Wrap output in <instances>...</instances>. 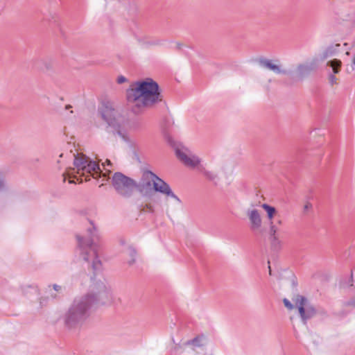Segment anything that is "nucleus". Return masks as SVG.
<instances>
[{
    "label": "nucleus",
    "instance_id": "nucleus-19",
    "mask_svg": "<svg viewBox=\"0 0 355 355\" xmlns=\"http://www.w3.org/2000/svg\"><path fill=\"white\" fill-rule=\"evenodd\" d=\"M333 54H334L333 48L329 47L322 52V53L320 55L319 58H316L315 60H318L320 59V60H324L327 59V58L332 56Z\"/></svg>",
    "mask_w": 355,
    "mask_h": 355
},
{
    "label": "nucleus",
    "instance_id": "nucleus-16",
    "mask_svg": "<svg viewBox=\"0 0 355 355\" xmlns=\"http://www.w3.org/2000/svg\"><path fill=\"white\" fill-rule=\"evenodd\" d=\"M327 65L332 68L333 72L334 74L338 73L340 71V68L342 65V62L340 60L337 59H334L327 62Z\"/></svg>",
    "mask_w": 355,
    "mask_h": 355
},
{
    "label": "nucleus",
    "instance_id": "nucleus-25",
    "mask_svg": "<svg viewBox=\"0 0 355 355\" xmlns=\"http://www.w3.org/2000/svg\"><path fill=\"white\" fill-rule=\"evenodd\" d=\"M275 223H276L277 225H283V220L281 219V218H277Z\"/></svg>",
    "mask_w": 355,
    "mask_h": 355
},
{
    "label": "nucleus",
    "instance_id": "nucleus-6",
    "mask_svg": "<svg viewBox=\"0 0 355 355\" xmlns=\"http://www.w3.org/2000/svg\"><path fill=\"white\" fill-rule=\"evenodd\" d=\"M173 342L174 343L173 352L180 355L183 353H189V349L195 350L197 348H205L208 344V338L204 334H199L193 339L182 343H175L174 339H173Z\"/></svg>",
    "mask_w": 355,
    "mask_h": 355
},
{
    "label": "nucleus",
    "instance_id": "nucleus-26",
    "mask_svg": "<svg viewBox=\"0 0 355 355\" xmlns=\"http://www.w3.org/2000/svg\"><path fill=\"white\" fill-rule=\"evenodd\" d=\"M188 350H189V353H188L189 354H191V355H192V354L198 355V352H197L196 349L195 350H193V349H189Z\"/></svg>",
    "mask_w": 355,
    "mask_h": 355
},
{
    "label": "nucleus",
    "instance_id": "nucleus-20",
    "mask_svg": "<svg viewBox=\"0 0 355 355\" xmlns=\"http://www.w3.org/2000/svg\"><path fill=\"white\" fill-rule=\"evenodd\" d=\"M328 80H329V83L332 86V85H336L338 83H337V78L335 76V75L334 73H329L328 75Z\"/></svg>",
    "mask_w": 355,
    "mask_h": 355
},
{
    "label": "nucleus",
    "instance_id": "nucleus-13",
    "mask_svg": "<svg viewBox=\"0 0 355 355\" xmlns=\"http://www.w3.org/2000/svg\"><path fill=\"white\" fill-rule=\"evenodd\" d=\"M269 224V235L273 245H280L281 241L278 238V227L275 221L268 223Z\"/></svg>",
    "mask_w": 355,
    "mask_h": 355
},
{
    "label": "nucleus",
    "instance_id": "nucleus-14",
    "mask_svg": "<svg viewBox=\"0 0 355 355\" xmlns=\"http://www.w3.org/2000/svg\"><path fill=\"white\" fill-rule=\"evenodd\" d=\"M261 207L266 211L267 218L268 220V223L271 221H275L274 218L277 215V209L275 207L269 205L268 204L263 203L261 205Z\"/></svg>",
    "mask_w": 355,
    "mask_h": 355
},
{
    "label": "nucleus",
    "instance_id": "nucleus-11",
    "mask_svg": "<svg viewBox=\"0 0 355 355\" xmlns=\"http://www.w3.org/2000/svg\"><path fill=\"white\" fill-rule=\"evenodd\" d=\"M245 214L248 219L250 230L253 232H260L263 224L260 211L255 208H250L246 210Z\"/></svg>",
    "mask_w": 355,
    "mask_h": 355
},
{
    "label": "nucleus",
    "instance_id": "nucleus-7",
    "mask_svg": "<svg viewBox=\"0 0 355 355\" xmlns=\"http://www.w3.org/2000/svg\"><path fill=\"white\" fill-rule=\"evenodd\" d=\"M293 301L295 306L298 309L302 323L306 325L307 321L315 315L316 309L309 302L308 300L302 295H296L293 298Z\"/></svg>",
    "mask_w": 355,
    "mask_h": 355
},
{
    "label": "nucleus",
    "instance_id": "nucleus-29",
    "mask_svg": "<svg viewBox=\"0 0 355 355\" xmlns=\"http://www.w3.org/2000/svg\"><path fill=\"white\" fill-rule=\"evenodd\" d=\"M70 108H71V105H67V106H66V109H67V110H69V109H70Z\"/></svg>",
    "mask_w": 355,
    "mask_h": 355
},
{
    "label": "nucleus",
    "instance_id": "nucleus-8",
    "mask_svg": "<svg viewBox=\"0 0 355 355\" xmlns=\"http://www.w3.org/2000/svg\"><path fill=\"white\" fill-rule=\"evenodd\" d=\"M100 112L102 118L110 126L116 127L119 125L120 113L112 103H103Z\"/></svg>",
    "mask_w": 355,
    "mask_h": 355
},
{
    "label": "nucleus",
    "instance_id": "nucleus-15",
    "mask_svg": "<svg viewBox=\"0 0 355 355\" xmlns=\"http://www.w3.org/2000/svg\"><path fill=\"white\" fill-rule=\"evenodd\" d=\"M198 171L202 173L204 176L209 180L214 181L217 179V174L214 171L207 170L203 164L199 165Z\"/></svg>",
    "mask_w": 355,
    "mask_h": 355
},
{
    "label": "nucleus",
    "instance_id": "nucleus-12",
    "mask_svg": "<svg viewBox=\"0 0 355 355\" xmlns=\"http://www.w3.org/2000/svg\"><path fill=\"white\" fill-rule=\"evenodd\" d=\"M318 60H315L313 63L300 64L297 71L300 78L304 77L310 73L317 66Z\"/></svg>",
    "mask_w": 355,
    "mask_h": 355
},
{
    "label": "nucleus",
    "instance_id": "nucleus-1",
    "mask_svg": "<svg viewBox=\"0 0 355 355\" xmlns=\"http://www.w3.org/2000/svg\"><path fill=\"white\" fill-rule=\"evenodd\" d=\"M76 237L78 240L76 256L85 262H91L94 277H91L92 285L89 291L75 297L62 316L64 324L69 329L80 327L89 318L90 310L95 305L105 304L112 300L110 288L101 279L96 280V277L102 270V263L98 257V245L96 241L98 236L96 227L91 223V227L88 229V238L79 235Z\"/></svg>",
    "mask_w": 355,
    "mask_h": 355
},
{
    "label": "nucleus",
    "instance_id": "nucleus-3",
    "mask_svg": "<svg viewBox=\"0 0 355 355\" xmlns=\"http://www.w3.org/2000/svg\"><path fill=\"white\" fill-rule=\"evenodd\" d=\"M152 186L155 191L173 198L178 204L181 203L180 198L172 191L168 184L150 171H144L139 182H136L135 189L142 193H146L152 189Z\"/></svg>",
    "mask_w": 355,
    "mask_h": 355
},
{
    "label": "nucleus",
    "instance_id": "nucleus-9",
    "mask_svg": "<svg viewBox=\"0 0 355 355\" xmlns=\"http://www.w3.org/2000/svg\"><path fill=\"white\" fill-rule=\"evenodd\" d=\"M175 154L178 159L187 166L198 169L199 165H202L200 158L186 148H177Z\"/></svg>",
    "mask_w": 355,
    "mask_h": 355
},
{
    "label": "nucleus",
    "instance_id": "nucleus-17",
    "mask_svg": "<svg viewBox=\"0 0 355 355\" xmlns=\"http://www.w3.org/2000/svg\"><path fill=\"white\" fill-rule=\"evenodd\" d=\"M127 253L130 257L128 263L129 266H132L135 262L137 252L133 248L129 247L127 250Z\"/></svg>",
    "mask_w": 355,
    "mask_h": 355
},
{
    "label": "nucleus",
    "instance_id": "nucleus-22",
    "mask_svg": "<svg viewBox=\"0 0 355 355\" xmlns=\"http://www.w3.org/2000/svg\"><path fill=\"white\" fill-rule=\"evenodd\" d=\"M102 165H103V166L104 170H105L106 172H107V171L108 173H110V168H107V167H111V166H112V163L110 162V160L107 159V160L105 161V163H103V164H102Z\"/></svg>",
    "mask_w": 355,
    "mask_h": 355
},
{
    "label": "nucleus",
    "instance_id": "nucleus-27",
    "mask_svg": "<svg viewBox=\"0 0 355 355\" xmlns=\"http://www.w3.org/2000/svg\"><path fill=\"white\" fill-rule=\"evenodd\" d=\"M347 304L348 306H351L352 305V306H355V300L347 302Z\"/></svg>",
    "mask_w": 355,
    "mask_h": 355
},
{
    "label": "nucleus",
    "instance_id": "nucleus-2",
    "mask_svg": "<svg viewBox=\"0 0 355 355\" xmlns=\"http://www.w3.org/2000/svg\"><path fill=\"white\" fill-rule=\"evenodd\" d=\"M128 101L133 103L132 112L139 114L143 107H152L162 101L157 83L150 78L137 81L126 92Z\"/></svg>",
    "mask_w": 355,
    "mask_h": 355
},
{
    "label": "nucleus",
    "instance_id": "nucleus-31",
    "mask_svg": "<svg viewBox=\"0 0 355 355\" xmlns=\"http://www.w3.org/2000/svg\"><path fill=\"white\" fill-rule=\"evenodd\" d=\"M268 268H269V274L271 275L272 273H271L270 266H269Z\"/></svg>",
    "mask_w": 355,
    "mask_h": 355
},
{
    "label": "nucleus",
    "instance_id": "nucleus-24",
    "mask_svg": "<svg viewBox=\"0 0 355 355\" xmlns=\"http://www.w3.org/2000/svg\"><path fill=\"white\" fill-rule=\"evenodd\" d=\"M53 288L57 292H60L62 291V286L58 284H53Z\"/></svg>",
    "mask_w": 355,
    "mask_h": 355
},
{
    "label": "nucleus",
    "instance_id": "nucleus-5",
    "mask_svg": "<svg viewBox=\"0 0 355 355\" xmlns=\"http://www.w3.org/2000/svg\"><path fill=\"white\" fill-rule=\"evenodd\" d=\"M112 184L118 194L130 197L136 188V181L122 173H115L112 178Z\"/></svg>",
    "mask_w": 355,
    "mask_h": 355
},
{
    "label": "nucleus",
    "instance_id": "nucleus-30",
    "mask_svg": "<svg viewBox=\"0 0 355 355\" xmlns=\"http://www.w3.org/2000/svg\"><path fill=\"white\" fill-rule=\"evenodd\" d=\"M69 183H71H71H75V181H74L73 180H70L69 181Z\"/></svg>",
    "mask_w": 355,
    "mask_h": 355
},
{
    "label": "nucleus",
    "instance_id": "nucleus-18",
    "mask_svg": "<svg viewBox=\"0 0 355 355\" xmlns=\"http://www.w3.org/2000/svg\"><path fill=\"white\" fill-rule=\"evenodd\" d=\"M9 187L3 175L2 172L0 171V193L8 191Z\"/></svg>",
    "mask_w": 355,
    "mask_h": 355
},
{
    "label": "nucleus",
    "instance_id": "nucleus-10",
    "mask_svg": "<svg viewBox=\"0 0 355 355\" xmlns=\"http://www.w3.org/2000/svg\"><path fill=\"white\" fill-rule=\"evenodd\" d=\"M257 62L259 67L271 71L275 74H287V71L282 67L279 60H271L261 57L257 59Z\"/></svg>",
    "mask_w": 355,
    "mask_h": 355
},
{
    "label": "nucleus",
    "instance_id": "nucleus-23",
    "mask_svg": "<svg viewBox=\"0 0 355 355\" xmlns=\"http://www.w3.org/2000/svg\"><path fill=\"white\" fill-rule=\"evenodd\" d=\"M125 81H126V78L123 76H120L117 78V83L119 84H122V83H125Z\"/></svg>",
    "mask_w": 355,
    "mask_h": 355
},
{
    "label": "nucleus",
    "instance_id": "nucleus-28",
    "mask_svg": "<svg viewBox=\"0 0 355 355\" xmlns=\"http://www.w3.org/2000/svg\"><path fill=\"white\" fill-rule=\"evenodd\" d=\"M311 207V205L310 203H306L305 205H304V210H308Z\"/></svg>",
    "mask_w": 355,
    "mask_h": 355
},
{
    "label": "nucleus",
    "instance_id": "nucleus-4",
    "mask_svg": "<svg viewBox=\"0 0 355 355\" xmlns=\"http://www.w3.org/2000/svg\"><path fill=\"white\" fill-rule=\"evenodd\" d=\"M73 164L75 168L73 171L76 170L77 174L80 177L85 176V181L89 180L88 174L96 179L101 174L105 175V173H103L96 162L91 160L89 157L84 155H76L74 157Z\"/></svg>",
    "mask_w": 355,
    "mask_h": 355
},
{
    "label": "nucleus",
    "instance_id": "nucleus-21",
    "mask_svg": "<svg viewBox=\"0 0 355 355\" xmlns=\"http://www.w3.org/2000/svg\"><path fill=\"white\" fill-rule=\"evenodd\" d=\"M283 302L284 306L290 311L293 310L295 307V305L291 303L287 298H284L283 300Z\"/></svg>",
    "mask_w": 355,
    "mask_h": 355
}]
</instances>
